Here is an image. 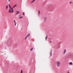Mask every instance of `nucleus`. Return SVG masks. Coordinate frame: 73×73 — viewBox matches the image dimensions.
Instances as JSON below:
<instances>
[{
    "label": "nucleus",
    "instance_id": "f257e3e1",
    "mask_svg": "<svg viewBox=\"0 0 73 73\" xmlns=\"http://www.w3.org/2000/svg\"><path fill=\"white\" fill-rule=\"evenodd\" d=\"M9 12H10V13H13V9L12 8H10Z\"/></svg>",
    "mask_w": 73,
    "mask_h": 73
},
{
    "label": "nucleus",
    "instance_id": "f03ea898",
    "mask_svg": "<svg viewBox=\"0 0 73 73\" xmlns=\"http://www.w3.org/2000/svg\"><path fill=\"white\" fill-rule=\"evenodd\" d=\"M60 62L59 61L58 62L56 63V66H60Z\"/></svg>",
    "mask_w": 73,
    "mask_h": 73
},
{
    "label": "nucleus",
    "instance_id": "7ed1b4c3",
    "mask_svg": "<svg viewBox=\"0 0 73 73\" xmlns=\"http://www.w3.org/2000/svg\"><path fill=\"white\" fill-rule=\"evenodd\" d=\"M14 23L15 24V26H16V24H17V23H16V21H15V20H14Z\"/></svg>",
    "mask_w": 73,
    "mask_h": 73
},
{
    "label": "nucleus",
    "instance_id": "20e7f679",
    "mask_svg": "<svg viewBox=\"0 0 73 73\" xmlns=\"http://www.w3.org/2000/svg\"><path fill=\"white\" fill-rule=\"evenodd\" d=\"M16 6H17V4H16V5L15 6H13V8H15V7H16Z\"/></svg>",
    "mask_w": 73,
    "mask_h": 73
},
{
    "label": "nucleus",
    "instance_id": "39448f33",
    "mask_svg": "<svg viewBox=\"0 0 73 73\" xmlns=\"http://www.w3.org/2000/svg\"><path fill=\"white\" fill-rule=\"evenodd\" d=\"M48 38V36L46 35V37L45 38L46 41L47 40V38Z\"/></svg>",
    "mask_w": 73,
    "mask_h": 73
},
{
    "label": "nucleus",
    "instance_id": "423d86ee",
    "mask_svg": "<svg viewBox=\"0 0 73 73\" xmlns=\"http://www.w3.org/2000/svg\"><path fill=\"white\" fill-rule=\"evenodd\" d=\"M9 8H12V7H11V6H10V4H9Z\"/></svg>",
    "mask_w": 73,
    "mask_h": 73
},
{
    "label": "nucleus",
    "instance_id": "0eeeda50",
    "mask_svg": "<svg viewBox=\"0 0 73 73\" xmlns=\"http://www.w3.org/2000/svg\"><path fill=\"white\" fill-rule=\"evenodd\" d=\"M69 64H70V65H73V63H72V62H70Z\"/></svg>",
    "mask_w": 73,
    "mask_h": 73
},
{
    "label": "nucleus",
    "instance_id": "6e6552de",
    "mask_svg": "<svg viewBox=\"0 0 73 73\" xmlns=\"http://www.w3.org/2000/svg\"><path fill=\"white\" fill-rule=\"evenodd\" d=\"M66 52V50H64L63 54H64Z\"/></svg>",
    "mask_w": 73,
    "mask_h": 73
},
{
    "label": "nucleus",
    "instance_id": "1a4fd4ad",
    "mask_svg": "<svg viewBox=\"0 0 73 73\" xmlns=\"http://www.w3.org/2000/svg\"><path fill=\"white\" fill-rule=\"evenodd\" d=\"M20 13V11H18L17 12V14H18V13Z\"/></svg>",
    "mask_w": 73,
    "mask_h": 73
},
{
    "label": "nucleus",
    "instance_id": "9d476101",
    "mask_svg": "<svg viewBox=\"0 0 73 73\" xmlns=\"http://www.w3.org/2000/svg\"><path fill=\"white\" fill-rule=\"evenodd\" d=\"M35 1V0H33V1H31V3H33V2H34Z\"/></svg>",
    "mask_w": 73,
    "mask_h": 73
},
{
    "label": "nucleus",
    "instance_id": "9b49d317",
    "mask_svg": "<svg viewBox=\"0 0 73 73\" xmlns=\"http://www.w3.org/2000/svg\"><path fill=\"white\" fill-rule=\"evenodd\" d=\"M44 19V22H45L46 21V17H45Z\"/></svg>",
    "mask_w": 73,
    "mask_h": 73
},
{
    "label": "nucleus",
    "instance_id": "f8f14e48",
    "mask_svg": "<svg viewBox=\"0 0 73 73\" xmlns=\"http://www.w3.org/2000/svg\"><path fill=\"white\" fill-rule=\"evenodd\" d=\"M29 36H30V34H28L27 36H28V37H29Z\"/></svg>",
    "mask_w": 73,
    "mask_h": 73
},
{
    "label": "nucleus",
    "instance_id": "ddd939ff",
    "mask_svg": "<svg viewBox=\"0 0 73 73\" xmlns=\"http://www.w3.org/2000/svg\"><path fill=\"white\" fill-rule=\"evenodd\" d=\"M27 36H26V37H25V40H26V39H27Z\"/></svg>",
    "mask_w": 73,
    "mask_h": 73
},
{
    "label": "nucleus",
    "instance_id": "4468645a",
    "mask_svg": "<svg viewBox=\"0 0 73 73\" xmlns=\"http://www.w3.org/2000/svg\"><path fill=\"white\" fill-rule=\"evenodd\" d=\"M6 9H8V5H7L6 6Z\"/></svg>",
    "mask_w": 73,
    "mask_h": 73
},
{
    "label": "nucleus",
    "instance_id": "2eb2a0df",
    "mask_svg": "<svg viewBox=\"0 0 73 73\" xmlns=\"http://www.w3.org/2000/svg\"><path fill=\"white\" fill-rule=\"evenodd\" d=\"M31 51H32V50H33V48H32L30 49Z\"/></svg>",
    "mask_w": 73,
    "mask_h": 73
},
{
    "label": "nucleus",
    "instance_id": "dca6fc26",
    "mask_svg": "<svg viewBox=\"0 0 73 73\" xmlns=\"http://www.w3.org/2000/svg\"><path fill=\"white\" fill-rule=\"evenodd\" d=\"M21 73H23V70H21Z\"/></svg>",
    "mask_w": 73,
    "mask_h": 73
},
{
    "label": "nucleus",
    "instance_id": "f3484780",
    "mask_svg": "<svg viewBox=\"0 0 73 73\" xmlns=\"http://www.w3.org/2000/svg\"><path fill=\"white\" fill-rule=\"evenodd\" d=\"M23 15H25V13L24 12H23Z\"/></svg>",
    "mask_w": 73,
    "mask_h": 73
},
{
    "label": "nucleus",
    "instance_id": "a211bd4d",
    "mask_svg": "<svg viewBox=\"0 0 73 73\" xmlns=\"http://www.w3.org/2000/svg\"><path fill=\"white\" fill-rule=\"evenodd\" d=\"M23 16L21 17H20V19H21V18H23Z\"/></svg>",
    "mask_w": 73,
    "mask_h": 73
},
{
    "label": "nucleus",
    "instance_id": "6ab92c4d",
    "mask_svg": "<svg viewBox=\"0 0 73 73\" xmlns=\"http://www.w3.org/2000/svg\"><path fill=\"white\" fill-rule=\"evenodd\" d=\"M38 13V14H40V10H39Z\"/></svg>",
    "mask_w": 73,
    "mask_h": 73
},
{
    "label": "nucleus",
    "instance_id": "aec40b11",
    "mask_svg": "<svg viewBox=\"0 0 73 73\" xmlns=\"http://www.w3.org/2000/svg\"><path fill=\"white\" fill-rule=\"evenodd\" d=\"M69 3H70V4H71V3H72V2H71V1L70 2H69Z\"/></svg>",
    "mask_w": 73,
    "mask_h": 73
},
{
    "label": "nucleus",
    "instance_id": "412c9836",
    "mask_svg": "<svg viewBox=\"0 0 73 73\" xmlns=\"http://www.w3.org/2000/svg\"><path fill=\"white\" fill-rule=\"evenodd\" d=\"M11 1V0H8V1Z\"/></svg>",
    "mask_w": 73,
    "mask_h": 73
},
{
    "label": "nucleus",
    "instance_id": "4be33fe9",
    "mask_svg": "<svg viewBox=\"0 0 73 73\" xmlns=\"http://www.w3.org/2000/svg\"><path fill=\"white\" fill-rule=\"evenodd\" d=\"M50 42H51V43H52V41H51V40H50Z\"/></svg>",
    "mask_w": 73,
    "mask_h": 73
},
{
    "label": "nucleus",
    "instance_id": "5701e85b",
    "mask_svg": "<svg viewBox=\"0 0 73 73\" xmlns=\"http://www.w3.org/2000/svg\"><path fill=\"white\" fill-rule=\"evenodd\" d=\"M52 53L51 52H50V54H51V55H52V53Z\"/></svg>",
    "mask_w": 73,
    "mask_h": 73
}]
</instances>
